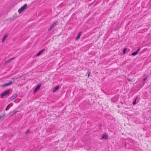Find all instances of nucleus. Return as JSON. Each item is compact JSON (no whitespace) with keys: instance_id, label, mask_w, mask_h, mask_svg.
I'll return each mask as SVG.
<instances>
[{"instance_id":"3","label":"nucleus","mask_w":151,"mask_h":151,"mask_svg":"<svg viewBox=\"0 0 151 151\" xmlns=\"http://www.w3.org/2000/svg\"><path fill=\"white\" fill-rule=\"evenodd\" d=\"M12 84V81H10L9 82L7 83H5L4 84L2 85L1 86V87L4 88L6 86H9L10 85H11Z\"/></svg>"},{"instance_id":"24","label":"nucleus","mask_w":151,"mask_h":151,"mask_svg":"<svg viewBox=\"0 0 151 151\" xmlns=\"http://www.w3.org/2000/svg\"><path fill=\"white\" fill-rule=\"evenodd\" d=\"M117 107H118V108H119V105H117Z\"/></svg>"},{"instance_id":"10","label":"nucleus","mask_w":151,"mask_h":151,"mask_svg":"<svg viewBox=\"0 0 151 151\" xmlns=\"http://www.w3.org/2000/svg\"><path fill=\"white\" fill-rule=\"evenodd\" d=\"M45 50V49H42V50H41L37 54V56H38L40 55L42 52L44 51Z\"/></svg>"},{"instance_id":"19","label":"nucleus","mask_w":151,"mask_h":151,"mask_svg":"<svg viewBox=\"0 0 151 151\" xmlns=\"http://www.w3.org/2000/svg\"><path fill=\"white\" fill-rule=\"evenodd\" d=\"M9 105H8V106L6 107V108L5 109V110L6 111H7L8 110V108H9Z\"/></svg>"},{"instance_id":"7","label":"nucleus","mask_w":151,"mask_h":151,"mask_svg":"<svg viewBox=\"0 0 151 151\" xmlns=\"http://www.w3.org/2000/svg\"><path fill=\"white\" fill-rule=\"evenodd\" d=\"M140 50V48H139L136 51L132 53V55L133 56H135L136 55H137L138 52Z\"/></svg>"},{"instance_id":"11","label":"nucleus","mask_w":151,"mask_h":151,"mask_svg":"<svg viewBox=\"0 0 151 151\" xmlns=\"http://www.w3.org/2000/svg\"><path fill=\"white\" fill-rule=\"evenodd\" d=\"M8 35L6 34L4 36V37L2 38V42H4L5 41L6 38H7V37H8Z\"/></svg>"},{"instance_id":"15","label":"nucleus","mask_w":151,"mask_h":151,"mask_svg":"<svg viewBox=\"0 0 151 151\" xmlns=\"http://www.w3.org/2000/svg\"><path fill=\"white\" fill-rule=\"evenodd\" d=\"M127 48H125L124 49L123 51V52L124 54L126 52L127 50Z\"/></svg>"},{"instance_id":"1","label":"nucleus","mask_w":151,"mask_h":151,"mask_svg":"<svg viewBox=\"0 0 151 151\" xmlns=\"http://www.w3.org/2000/svg\"><path fill=\"white\" fill-rule=\"evenodd\" d=\"M12 90L11 89H9L5 91L1 94V98H4V96H9L10 91H12Z\"/></svg>"},{"instance_id":"23","label":"nucleus","mask_w":151,"mask_h":151,"mask_svg":"<svg viewBox=\"0 0 151 151\" xmlns=\"http://www.w3.org/2000/svg\"><path fill=\"white\" fill-rule=\"evenodd\" d=\"M90 72L88 71V76H89L90 75Z\"/></svg>"},{"instance_id":"5","label":"nucleus","mask_w":151,"mask_h":151,"mask_svg":"<svg viewBox=\"0 0 151 151\" xmlns=\"http://www.w3.org/2000/svg\"><path fill=\"white\" fill-rule=\"evenodd\" d=\"M15 57H13L12 58L9 59L7 61H6L5 62L4 64H6L8 63L11 62H12V60H13V59H15Z\"/></svg>"},{"instance_id":"9","label":"nucleus","mask_w":151,"mask_h":151,"mask_svg":"<svg viewBox=\"0 0 151 151\" xmlns=\"http://www.w3.org/2000/svg\"><path fill=\"white\" fill-rule=\"evenodd\" d=\"M17 96V95L16 94H15L14 95H13L12 97H11L10 98V100H12L16 98Z\"/></svg>"},{"instance_id":"12","label":"nucleus","mask_w":151,"mask_h":151,"mask_svg":"<svg viewBox=\"0 0 151 151\" xmlns=\"http://www.w3.org/2000/svg\"><path fill=\"white\" fill-rule=\"evenodd\" d=\"M5 117V116L4 114L1 116L0 115V121H2L4 119Z\"/></svg>"},{"instance_id":"4","label":"nucleus","mask_w":151,"mask_h":151,"mask_svg":"<svg viewBox=\"0 0 151 151\" xmlns=\"http://www.w3.org/2000/svg\"><path fill=\"white\" fill-rule=\"evenodd\" d=\"M102 139H104L105 140H107L108 138V137L107 134H103L101 138Z\"/></svg>"},{"instance_id":"18","label":"nucleus","mask_w":151,"mask_h":151,"mask_svg":"<svg viewBox=\"0 0 151 151\" xmlns=\"http://www.w3.org/2000/svg\"><path fill=\"white\" fill-rule=\"evenodd\" d=\"M127 80L129 81H132V79H130L127 78Z\"/></svg>"},{"instance_id":"16","label":"nucleus","mask_w":151,"mask_h":151,"mask_svg":"<svg viewBox=\"0 0 151 151\" xmlns=\"http://www.w3.org/2000/svg\"><path fill=\"white\" fill-rule=\"evenodd\" d=\"M137 98L135 99L133 103V105H134L136 104V99Z\"/></svg>"},{"instance_id":"17","label":"nucleus","mask_w":151,"mask_h":151,"mask_svg":"<svg viewBox=\"0 0 151 151\" xmlns=\"http://www.w3.org/2000/svg\"><path fill=\"white\" fill-rule=\"evenodd\" d=\"M29 131H30V130H29V129H28L27 130L26 132L25 133L26 134H27L28 133H29Z\"/></svg>"},{"instance_id":"14","label":"nucleus","mask_w":151,"mask_h":151,"mask_svg":"<svg viewBox=\"0 0 151 151\" xmlns=\"http://www.w3.org/2000/svg\"><path fill=\"white\" fill-rule=\"evenodd\" d=\"M57 22H55L53 23V24L51 25V27L53 28L54 27H55L56 25H57Z\"/></svg>"},{"instance_id":"22","label":"nucleus","mask_w":151,"mask_h":151,"mask_svg":"<svg viewBox=\"0 0 151 151\" xmlns=\"http://www.w3.org/2000/svg\"><path fill=\"white\" fill-rule=\"evenodd\" d=\"M147 76L144 79H143V82H145V81L146 80L147 78Z\"/></svg>"},{"instance_id":"8","label":"nucleus","mask_w":151,"mask_h":151,"mask_svg":"<svg viewBox=\"0 0 151 151\" xmlns=\"http://www.w3.org/2000/svg\"><path fill=\"white\" fill-rule=\"evenodd\" d=\"M59 88V86H55L53 90V92L54 93H55L57 90H58Z\"/></svg>"},{"instance_id":"20","label":"nucleus","mask_w":151,"mask_h":151,"mask_svg":"<svg viewBox=\"0 0 151 151\" xmlns=\"http://www.w3.org/2000/svg\"><path fill=\"white\" fill-rule=\"evenodd\" d=\"M52 28L51 27L48 29V31H50V30H51L52 29Z\"/></svg>"},{"instance_id":"6","label":"nucleus","mask_w":151,"mask_h":151,"mask_svg":"<svg viewBox=\"0 0 151 151\" xmlns=\"http://www.w3.org/2000/svg\"><path fill=\"white\" fill-rule=\"evenodd\" d=\"M41 86V84H38L35 87V89L34 92H35L36 91H38L40 88Z\"/></svg>"},{"instance_id":"2","label":"nucleus","mask_w":151,"mask_h":151,"mask_svg":"<svg viewBox=\"0 0 151 151\" xmlns=\"http://www.w3.org/2000/svg\"><path fill=\"white\" fill-rule=\"evenodd\" d=\"M27 6L28 5L27 4H24L18 10L19 13H21L27 8Z\"/></svg>"},{"instance_id":"21","label":"nucleus","mask_w":151,"mask_h":151,"mask_svg":"<svg viewBox=\"0 0 151 151\" xmlns=\"http://www.w3.org/2000/svg\"><path fill=\"white\" fill-rule=\"evenodd\" d=\"M18 77H17V78H15V79H14V78H12V80H13L14 82V81H15V80H17V79H18Z\"/></svg>"},{"instance_id":"13","label":"nucleus","mask_w":151,"mask_h":151,"mask_svg":"<svg viewBox=\"0 0 151 151\" xmlns=\"http://www.w3.org/2000/svg\"><path fill=\"white\" fill-rule=\"evenodd\" d=\"M81 33H82V32H80L79 33V34H78V36H77V37L76 38V40H78V39L80 38V36H81Z\"/></svg>"}]
</instances>
